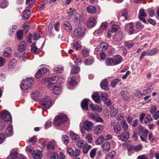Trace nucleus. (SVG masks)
Here are the masks:
<instances>
[{"instance_id":"58","label":"nucleus","mask_w":159,"mask_h":159,"mask_svg":"<svg viewBox=\"0 0 159 159\" xmlns=\"http://www.w3.org/2000/svg\"><path fill=\"white\" fill-rule=\"evenodd\" d=\"M89 50L87 48L84 49L82 51L83 55L84 57H86L89 56Z\"/></svg>"},{"instance_id":"13","label":"nucleus","mask_w":159,"mask_h":159,"mask_svg":"<svg viewBox=\"0 0 159 159\" xmlns=\"http://www.w3.org/2000/svg\"><path fill=\"white\" fill-rule=\"evenodd\" d=\"M90 118L94 121L97 122L102 123L103 120L97 114H91Z\"/></svg>"},{"instance_id":"20","label":"nucleus","mask_w":159,"mask_h":159,"mask_svg":"<svg viewBox=\"0 0 159 159\" xmlns=\"http://www.w3.org/2000/svg\"><path fill=\"white\" fill-rule=\"evenodd\" d=\"M114 65H116L121 63L122 61V58L119 55H116L113 58Z\"/></svg>"},{"instance_id":"52","label":"nucleus","mask_w":159,"mask_h":159,"mask_svg":"<svg viewBox=\"0 0 159 159\" xmlns=\"http://www.w3.org/2000/svg\"><path fill=\"white\" fill-rule=\"evenodd\" d=\"M23 33L21 30H18L17 32V38L18 39L20 40L23 38Z\"/></svg>"},{"instance_id":"3","label":"nucleus","mask_w":159,"mask_h":159,"mask_svg":"<svg viewBox=\"0 0 159 159\" xmlns=\"http://www.w3.org/2000/svg\"><path fill=\"white\" fill-rule=\"evenodd\" d=\"M33 83V79L32 78H27L26 80H23L20 84V87L22 90H26L29 89Z\"/></svg>"},{"instance_id":"12","label":"nucleus","mask_w":159,"mask_h":159,"mask_svg":"<svg viewBox=\"0 0 159 159\" xmlns=\"http://www.w3.org/2000/svg\"><path fill=\"white\" fill-rule=\"evenodd\" d=\"M104 129L103 126L102 125H98L95 128L93 133L96 135H99L102 133Z\"/></svg>"},{"instance_id":"45","label":"nucleus","mask_w":159,"mask_h":159,"mask_svg":"<svg viewBox=\"0 0 159 159\" xmlns=\"http://www.w3.org/2000/svg\"><path fill=\"white\" fill-rule=\"evenodd\" d=\"M62 136V140L64 143L66 145L67 144L69 141V139L68 136L66 135H63Z\"/></svg>"},{"instance_id":"41","label":"nucleus","mask_w":159,"mask_h":159,"mask_svg":"<svg viewBox=\"0 0 159 159\" xmlns=\"http://www.w3.org/2000/svg\"><path fill=\"white\" fill-rule=\"evenodd\" d=\"M105 140L104 137L102 135H101L97 140L96 143L97 145H100Z\"/></svg>"},{"instance_id":"42","label":"nucleus","mask_w":159,"mask_h":159,"mask_svg":"<svg viewBox=\"0 0 159 159\" xmlns=\"http://www.w3.org/2000/svg\"><path fill=\"white\" fill-rule=\"evenodd\" d=\"M53 70L57 73H61L63 71V69L62 67H58L56 66L54 67Z\"/></svg>"},{"instance_id":"36","label":"nucleus","mask_w":159,"mask_h":159,"mask_svg":"<svg viewBox=\"0 0 159 159\" xmlns=\"http://www.w3.org/2000/svg\"><path fill=\"white\" fill-rule=\"evenodd\" d=\"M5 134L8 136H10L12 134V128L11 125H9L7 128Z\"/></svg>"},{"instance_id":"4","label":"nucleus","mask_w":159,"mask_h":159,"mask_svg":"<svg viewBox=\"0 0 159 159\" xmlns=\"http://www.w3.org/2000/svg\"><path fill=\"white\" fill-rule=\"evenodd\" d=\"M85 30V28L83 27L76 28L74 31V36L77 39H79L84 37Z\"/></svg>"},{"instance_id":"53","label":"nucleus","mask_w":159,"mask_h":159,"mask_svg":"<svg viewBox=\"0 0 159 159\" xmlns=\"http://www.w3.org/2000/svg\"><path fill=\"white\" fill-rule=\"evenodd\" d=\"M119 29V26L117 25H113L111 27L110 30L111 32H114L117 31Z\"/></svg>"},{"instance_id":"21","label":"nucleus","mask_w":159,"mask_h":159,"mask_svg":"<svg viewBox=\"0 0 159 159\" xmlns=\"http://www.w3.org/2000/svg\"><path fill=\"white\" fill-rule=\"evenodd\" d=\"M58 80V77L56 76H53L48 80V83L49 84H53L56 83Z\"/></svg>"},{"instance_id":"18","label":"nucleus","mask_w":159,"mask_h":159,"mask_svg":"<svg viewBox=\"0 0 159 159\" xmlns=\"http://www.w3.org/2000/svg\"><path fill=\"white\" fill-rule=\"evenodd\" d=\"M87 25L89 27H92L96 25L95 20L94 17H91L89 18L87 23Z\"/></svg>"},{"instance_id":"37","label":"nucleus","mask_w":159,"mask_h":159,"mask_svg":"<svg viewBox=\"0 0 159 159\" xmlns=\"http://www.w3.org/2000/svg\"><path fill=\"white\" fill-rule=\"evenodd\" d=\"M11 49L10 47H8L6 48L4 50V56L6 57H7L9 55L11 54Z\"/></svg>"},{"instance_id":"6","label":"nucleus","mask_w":159,"mask_h":159,"mask_svg":"<svg viewBox=\"0 0 159 159\" xmlns=\"http://www.w3.org/2000/svg\"><path fill=\"white\" fill-rule=\"evenodd\" d=\"M83 17L79 13H76L74 15V21L75 25H80L81 24Z\"/></svg>"},{"instance_id":"29","label":"nucleus","mask_w":159,"mask_h":159,"mask_svg":"<svg viewBox=\"0 0 159 159\" xmlns=\"http://www.w3.org/2000/svg\"><path fill=\"white\" fill-rule=\"evenodd\" d=\"M31 51L32 52L35 54H38L40 52L39 49L36 46L35 43H33L31 46Z\"/></svg>"},{"instance_id":"9","label":"nucleus","mask_w":159,"mask_h":159,"mask_svg":"<svg viewBox=\"0 0 159 159\" xmlns=\"http://www.w3.org/2000/svg\"><path fill=\"white\" fill-rule=\"evenodd\" d=\"M93 125L94 124L92 122L86 120L84 122L83 127L86 130L89 132L91 131Z\"/></svg>"},{"instance_id":"30","label":"nucleus","mask_w":159,"mask_h":159,"mask_svg":"<svg viewBox=\"0 0 159 159\" xmlns=\"http://www.w3.org/2000/svg\"><path fill=\"white\" fill-rule=\"evenodd\" d=\"M61 91V88L58 86H54L52 88V93L55 95H58Z\"/></svg>"},{"instance_id":"10","label":"nucleus","mask_w":159,"mask_h":159,"mask_svg":"<svg viewBox=\"0 0 159 159\" xmlns=\"http://www.w3.org/2000/svg\"><path fill=\"white\" fill-rule=\"evenodd\" d=\"M2 119L7 121H10L11 120V116L9 112L6 110L4 111L2 113Z\"/></svg>"},{"instance_id":"17","label":"nucleus","mask_w":159,"mask_h":159,"mask_svg":"<svg viewBox=\"0 0 159 159\" xmlns=\"http://www.w3.org/2000/svg\"><path fill=\"white\" fill-rule=\"evenodd\" d=\"M87 11L89 13L94 14L96 12V8L95 6L90 5L87 7Z\"/></svg>"},{"instance_id":"35","label":"nucleus","mask_w":159,"mask_h":159,"mask_svg":"<svg viewBox=\"0 0 159 159\" xmlns=\"http://www.w3.org/2000/svg\"><path fill=\"white\" fill-rule=\"evenodd\" d=\"M113 130L116 134L119 133L121 130L120 125L118 123L115 124L113 126Z\"/></svg>"},{"instance_id":"24","label":"nucleus","mask_w":159,"mask_h":159,"mask_svg":"<svg viewBox=\"0 0 159 159\" xmlns=\"http://www.w3.org/2000/svg\"><path fill=\"white\" fill-rule=\"evenodd\" d=\"M81 107L84 110L87 111L88 110V100L85 99L83 100L81 103Z\"/></svg>"},{"instance_id":"39","label":"nucleus","mask_w":159,"mask_h":159,"mask_svg":"<svg viewBox=\"0 0 159 159\" xmlns=\"http://www.w3.org/2000/svg\"><path fill=\"white\" fill-rule=\"evenodd\" d=\"M105 63L106 65L110 66L114 64V61L113 58H107L105 61Z\"/></svg>"},{"instance_id":"32","label":"nucleus","mask_w":159,"mask_h":159,"mask_svg":"<svg viewBox=\"0 0 159 159\" xmlns=\"http://www.w3.org/2000/svg\"><path fill=\"white\" fill-rule=\"evenodd\" d=\"M123 37V34L121 32H119L118 33H116L115 34L114 40L116 41H118L120 40Z\"/></svg>"},{"instance_id":"56","label":"nucleus","mask_w":159,"mask_h":159,"mask_svg":"<svg viewBox=\"0 0 159 159\" xmlns=\"http://www.w3.org/2000/svg\"><path fill=\"white\" fill-rule=\"evenodd\" d=\"M158 49L157 48H153L150 50L148 51L149 52V55H150V56L153 55L157 53L158 52Z\"/></svg>"},{"instance_id":"23","label":"nucleus","mask_w":159,"mask_h":159,"mask_svg":"<svg viewBox=\"0 0 159 159\" xmlns=\"http://www.w3.org/2000/svg\"><path fill=\"white\" fill-rule=\"evenodd\" d=\"M103 149L106 152L109 151L111 148L110 143L108 142L104 143L102 145Z\"/></svg>"},{"instance_id":"48","label":"nucleus","mask_w":159,"mask_h":159,"mask_svg":"<svg viewBox=\"0 0 159 159\" xmlns=\"http://www.w3.org/2000/svg\"><path fill=\"white\" fill-rule=\"evenodd\" d=\"M81 47V45L80 43L78 42L75 41L73 43V48L77 50L78 49L80 48Z\"/></svg>"},{"instance_id":"19","label":"nucleus","mask_w":159,"mask_h":159,"mask_svg":"<svg viewBox=\"0 0 159 159\" xmlns=\"http://www.w3.org/2000/svg\"><path fill=\"white\" fill-rule=\"evenodd\" d=\"M57 145L56 141L53 140L51 141L48 142L47 143V148L48 149H54V147Z\"/></svg>"},{"instance_id":"54","label":"nucleus","mask_w":159,"mask_h":159,"mask_svg":"<svg viewBox=\"0 0 159 159\" xmlns=\"http://www.w3.org/2000/svg\"><path fill=\"white\" fill-rule=\"evenodd\" d=\"M115 154V152L114 151L110 152L107 156V159H112L114 157Z\"/></svg>"},{"instance_id":"38","label":"nucleus","mask_w":159,"mask_h":159,"mask_svg":"<svg viewBox=\"0 0 159 159\" xmlns=\"http://www.w3.org/2000/svg\"><path fill=\"white\" fill-rule=\"evenodd\" d=\"M80 71V68L77 65H75L71 70V73L72 74H75Z\"/></svg>"},{"instance_id":"64","label":"nucleus","mask_w":159,"mask_h":159,"mask_svg":"<svg viewBox=\"0 0 159 159\" xmlns=\"http://www.w3.org/2000/svg\"><path fill=\"white\" fill-rule=\"evenodd\" d=\"M50 159H58V155L57 153L53 152L51 154Z\"/></svg>"},{"instance_id":"16","label":"nucleus","mask_w":159,"mask_h":159,"mask_svg":"<svg viewBox=\"0 0 159 159\" xmlns=\"http://www.w3.org/2000/svg\"><path fill=\"white\" fill-rule=\"evenodd\" d=\"M62 27L68 31L72 30V28L70 23L68 21L63 22L62 24Z\"/></svg>"},{"instance_id":"15","label":"nucleus","mask_w":159,"mask_h":159,"mask_svg":"<svg viewBox=\"0 0 159 159\" xmlns=\"http://www.w3.org/2000/svg\"><path fill=\"white\" fill-rule=\"evenodd\" d=\"M34 159H41L43 156L41 151L39 150H36L34 153L32 155Z\"/></svg>"},{"instance_id":"31","label":"nucleus","mask_w":159,"mask_h":159,"mask_svg":"<svg viewBox=\"0 0 159 159\" xmlns=\"http://www.w3.org/2000/svg\"><path fill=\"white\" fill-rule=\"evenodd\" d=\"M101 87L103 89L107 90L108 89V85L107 80L105 79L103 80L100 84Z\"/></svg>"},{"instance_id":"44","label":"nucleus","mask_w":159,"mask_h":159,"mask_svg":"<svg viewBox=\"0 0 159 159\" xmlns=\"http://www.w3.org/2000/svg\"><path fill=\"white\" fill-rule=\"evenodd\" d=\"M134 44V43L130 41H125V45L129 49L131 48Z\"/></svg>"},{"instance_id":"27","label":"nucleus","mask_w":159,"mask_h":159,"mask_svg":"<svg viewBox=\"0 0 159 159\" xmlns=\"http://www.w3.org/2000/svg\"><path fill=\"white\" fill-rule=\"evenodd\" d=\"M126 89H124L121 92L120 94L124 100H127L128 98L129 95L127 92Z\"/></svg>"},{"instance_id":"25","label":"nucleus","mask_w":159,"mask_h":159,"mask_svg":"<svg viewBox=\"0 0 159 159\" xmlns=\"http://www.w3.org/2000/svg\"><path fill=\"white\" fill-rule=\"evenodd\" d=\"M92 97L95 102L99 103L101 102L100 96L97 93H93L92 96Z\"/></svg>"},{"instance_id":"8","label":"nucleus","mask_w":159,"mask_h":159,"mask_svg":"<svg viewBox=\"0 0 159 159\" xmlns=\"http://www.w3.org/2000/svg\"><path fill=\"white\" fill-rule=\"evenodd\" d=\"M128 11L126 9H124L119 14L118 19L121 21H124L127 20V18Z\"/></svg>"},{"instance_id":"59","label":"nucleus","mask_w":159,"mask_h":159,"mask_svg":"<svg viewBox=\"0 0 159 159\" xmlns=\"http://www.w3.org/2000/svg\"><path fill=\"white\" fill-rule=\"evenodd\" d=\"M86 139L89 143H92L93 141L92 135L91 134L87 135L86 137Z\"/></svg>"},{"instance_id":"62","label":"nucleus","mask_w":159,"mask_h":159,"mask_svg":"<svg viewBox=\"0 0 159 159\" xmlns=\"http://www.w3.org/2000/svg\"><path fill=\"white\" fill-rule=\"evenodd\" d=\"M133 149L136 152H138L141 150L142 146L140 145H137L132 147Z\"/></svg>"},{"instance_id":"43","label":"nucleus","mask_w":159,"mask_h":159,"mask_svg":"<svg viewBox=\"0 0 159 159\" xmlns=\"http://www.w3.org/2000/svg\"><path fill=\"white\" fill-rule=\"evenodd\" d=\"M40 93L39 92L36 91L32 93L31 97L34 100L38 99Z\"/></svg>"},{"instance_id":"51","label":"nucleus","mask_w":159,"mask_h":159,"mask_svg":"<svg viewBox=\"0 0 159 159\" xmlns=\"http://www.w3.org/2000/svg\"><path fill=\"white\" fill-rule=\"evenodd\" d=\"M77 142L76 145L79 148H81L84 146V141L83 140L80 139L78 141H76Z\"/></svg>"},{"instance_id":"2","label":"nucleus","mask_w":159,"mask_h":159,"mask_svg":"<svg viewBox=\"0 0 159 159\" xmlns=\"http://www.w3.org/2000/svg\"><path fill=\"white\" fill-rule=\"evenodd\" d=\"M68 120V117L64 114H59L55 118L53 123L55 126H59L65 123Z\"/></svg>"},{"instance_id":"26","label":"nucleus","mask_w":159,"mask_h":159,"mask_svg":"<svg viewBox=\"0 0 159 159\" xmlns=\"http://www.w3.org/2000/svg\"><path fill=\"white\" fill-rule=\"evenodd\" d=\"M30 10L29 9H26L23 12L22 17L24 19H27L30 17Z\"/></svg>"},{"instance_id":"7","label":"nucleus","mask_w":159,"mask_h":159,"mask_svg":"<svg viewBox=\"0 0 159 159\" xmlns=\"http://www.w3.org/2000/svg\"><path fill=\"white\" fill-rule=\"evenodd\" d=\"M137 132L139 134H141L143 136H147L148 131L141 125L139 126L137 129Z\"/></svg>"},{"instance_id":"40","label":"nucleus","mask_w":159,"mask_h":159,"mask_svg":"<svg viewBox=\"0 0 159 159\" xmlns=\"http://www.w3.org/2000/svg\"><path fill=\"white\" fill-rule=\"evenodd\" d=\"M91 148V146L90 145H88L87 143L85 144L83 148V152L84 153H87L89 149Z\"/></svg>"},{"instance_id":"50","label":"nucleus","mask_w":159,"mask_h":159,"mask_svg":"<svg viewBox=\"0 0 159 159\" xmlns=\"http://www.w3.org/2000/svg\"><path fill=\"white\" fill-rule=\"evenodd\" d=\"M135 27L137 29L140 31L143 28L144 26L140 22H138L136 24Z\"/></svg>"},{"instance_id":"55","label":"nucleus","mask_w":159,"mask_h":159,"mask_svg":"<svg viewBox=\"0 0 159 159\" xmlns=\"http://www.w3.org/2000/svg\"><path fill=\"white\" fill-rule=\"evenodd\" d=\"M107 44L106 43H100V46L101 47V48L102 51L105 50L107 48Z\"/></svg>"},{"instance_id":"49","label":"nucleus","mask_w":159,"mask_h":159,"mask_svg":"<svg viewBox=\"0 0 159 159\" xmlns=\"http://www.w3.org/2000/svg\"><path fill=\"white\" fill-rule=\"evenodd\" d=\"M152 118L150 115H148L146 116L144 119V122L145 124H147L148 123L152 121Z\"/></svg>"},{"instance_id":"28","label":"nucleus","mask_w":159,"mask_h":159,"mask_svg":"<svg viewBox=\"0 0 159 159\" xmlns=\"http://www.w3.org/2000/svg\"><path fill=\"white\" fill-rule=\"evenodd\" d=\"M26 47V43L25 42H21L18 46V50L20 52H22L25 49Z\"/></svg>"},{"instance_id":"33","label":"nucleus","mask_w":159,"mask_h":159,"mask_svg":"<svg viewBox=\"0 0 159 159\" xmlns=\"http://www.w3.org/2000/svg\"><path fill=\"white\" fill-rule=\"evenodd\" d=\"M110 113L112 117L115 116L118 112L117 109L114 107H111L110 108Z\"/></svg>"},{"instance_id":"63","label":"nucleus","mask_w":159,"mask_h":159,"mask_svg":"<svg viewBox=\"0 0 159 159\" xmlns=\"http://www.w3.org/2000/svg\"><path fill=\"white\" fill-rule=\"evenodd\" d=\"M133 27L134 26L132 23H130L125 25V28L126 30H128Z\"/></svg>"},{"instance_id":"61","label":"nucleus","mask_w":159,"mask_h":159,"mask_svg":"<svg viewBox=\"0 0 159 159\" xmlns=\"http://www.w3.org/2000/svg\"><path fill=\"white\" fill-rule=\"evenodd\" d=\"M101 97L102 100L103 101L107 99L108 95L106 93L103 92L101 93Z\"/></svg>"},{"instance_id":"34","label":"nucleus","mask_w":159,"mask_h":159,"mask_svg":"<svg viewBox=\"0 0 159 159\" xmlns=\"http://www.w3.org/2000/svg\"><path fill=\"white\" fill-rule=\"evenodd\" d=\"M70 136L72 140L76 142L80 139L79 135L74 133H70Z\"/></svg>"},{"instance_id":"57","label":"nucleus","mask_w":159,"mask_h":159,"mask_svg":"<svg viewBox=\"0 0 159 159\" xmlns=\"http://www.w3.org/2000/svg\"><path fill=\"white\" fill-rule=\"evenodd\" d=\"M120 81V80L117 78H116L114 79L110 84V86L111 87H113L115 86V85L118 83Z\"/></svg>"},{"instance_id":"60","label":"nucleus","mask_w":159,"mask_h":159,"mask_svg":"<svg viewBox=\"0 0 159 159\" xmlns=\"http://www.w3.org/2000/svg\"><path fill=\"white\" fill-rule=\"evenodd\" d=\"M76 83V80L75 77L74 76H72L70 78V81L69 84L70 85H74Z\"/></svg>"},{"instance_id":"22","label":"nucleus","mask_w":159,"mask_h":159,"mask_svg":"<svg viewBox=\"0 0 159 159\" xmlns=\"http://www.w3.org/2000/svg\"><path fill=\"white\" fill-rule=\"evenodd\" d=\"M90 107L93 111L100 112L102 110V108L101 107H99L97 105H94L93 103L90 105Z\"/></svg>"},{"instance_id":"46","label":"nucleus","mask_w":159,"mask_h":159,"mask_svg":"<svg viewBox=\"0 0 159 159\" xmlns=\"http://www.w3.org/2000/svg\"><path fill=\"white\" fill-rule=\"evenodd\" d=\"M122 128L125 131H127L128 129V125L127 124L125 120H123L121 121Z\"/></svg>"},{"instance_id":"11","label":"nucleus","mask_w":159,"mask_h":159,"mask_svg":"<svg viewBox=\"0 0 159 159\" xmlns=\"http://www.w3.org/2000/svg\"><path fill=\"white\" fill-rule=\"evenodd\" d=\"M129 137V133L127 131H125L121 133L118 136V138L121 141H124L128 140Z\"/></svg>"},{"instance_id":"47","label":"nucleus","mask_w":159,"mask_h":159,"mask_svg":"<svg viewBox=\"0 0 159 159\" xmlns=\"http://www.w3.org/2000/svg\"><path fill=\"white\" fill-rule=\"evenodd\" d=\"M26 150L27 152L32 154V155L34 153V152H35V151H34L33 148L30 146L27 147L26 148Z\"/></svg>"},{"instance_id":"14","label":"nucleus","mask_w":159,"mask_h":159,"mask_svg":"<svg viewBox=\"0 0 159 159\" xmlns=\"http://www.w3.org/2000/svg\"><path fill=\"white\" fill-rule=\"evenodd\" d=\"M139 19L144 23H146V20L144 18L147 16L146 14L145 13L143 9L140 10L139 11Z\"/></svg>"},{"instance_id":"5","label":"nucleus","mask_w":159,"mask_h":159,"mask_svg":"<svg viewBox=\"0 0 159 159\" xmlns=\"http://www.w3.org/2000/svg\"><path fill=\"white\" fill-rule=\"evenodd\" d=\"M67 152L70 156L75 157L79 155L80 150L79 149H76L74 151L72 148H67Z\"/></svg>"},{"instance_id":"1","label":"nucleus","mask_w":159,"mask_h":159,"mask_svg":"<svg viewBox=\"0 0 159 159\" xmlns=\"http://www.w3.org/2000/svg\"><path fill=\"white\" fill-rule=\"evenodd\" d=\"M51 98L48 96H45L40 102V107L43 110H46L49 108L52 105Z\"/></svg>"}]
</instances>
